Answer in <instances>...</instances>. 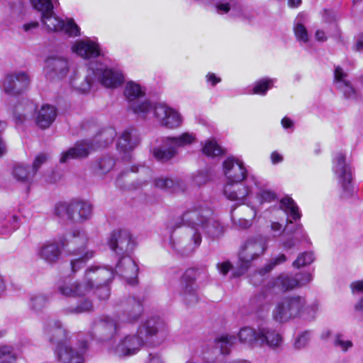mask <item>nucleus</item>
<instances>
[{
  "label": "nucleus",
  "instance_id": "nucleus-28",
  "mask_svg": "<svg viewBox=\"0 0 363 363\" xmlns=\"http://www.w3.org/2000/svg\"><path fill=\"white\" fill-rule=\"evenodd\" d=\"M61 250L56 241L45 242L38 251V256L49 264L55 263L60 258Z\"/></svg>",
  "mask_w": 363,
  "mask_h": 363
},
{
  "label": "nucleus",
  "instance_id": "nucleus-30",
  "mask_svg": "<svg viewBox=\"0 0 363 363\" xmlns=\"http://www.w3.org/2000/svg\"><path fill=\"white\" fill-rule=\"evenodd\" d=\"M158 104L153 103L148 99L143 101L140 99L137 101H133L128 107L138 117L147 118L151 113L155 117V110Z\"/></svg>",
  "mask_w": 363,
  "mask_h": 363
},
{
  "label": "nucleus",
  "instance_id": "nucleus-36",
  "mask_svg": "<svg viewBox=\"0 0 363 363\" xmlns=\"http://www.w3.org/2000/svg\"><path fill=\"white\" fill-rule=\"evenodd\" d=\"M74 257L70 260L71 269L73 273L77 272L82 269L86 262L94 257V252L86 250L73 252Z\"/></svg>",
  "mask_w": 363,
  "mask_h": 363
},
{
  "label": "nucleus",
  "instance_id": "nucleus-58",
  "mask_svg": "<svg viewBox=\"0 0 363 363\" xmlns=\"http://www.w3.org/2000/svg\"><path fill=\"white\" fill-rule=\"evenodd\" d=\"M310 340V333L305 331L299 334L294 340V346L296 349L304 348Z\"/></svg>",
  "mask_w": 363,
  "mask_h": 363
},
{
  "label": "nucleus",
  "instance_id": "nucleus-16",
  "mask_svg": "<svg viewBox=\"0 0 363 363\" xmlns=\"http://www.w3.org/2000/svg\"><path fill=\"white\" fill-rule=\"evenodd\" d=\"M30 84V78L24 72H14L5 77L1 89L6 94L14 96L23 93Z\"/></svg>",
  "mask_w": 363,
  "mask_h": 363
},
{
  "label": "nucleus",
  "instance_id": "nucleus-50",
  "mask_svg": "<svg viewBox=\"0 0 363 363\" xmlns=\"http://www.w3.org/2000/svg\"><path fill=\"white\" fill-rule=\"evenodd\" d=\"M314 261V255L311 252H305L300 254L293 262V266L300 268L311 264Z\"/></svg>",
  "mask_w": 363,
  "mask_h": 363
},
{
  "label": "nucleus",
  "instance_id": "nucleus-64",
  "mask_svg": "<svg viewBox=\"0 0 363 363\" xmlns=\"http://www.w3.org/2000/svg\"><path fill=\"white\" fill-rule=\"evenodd\" d=\"M284 230L285 228H284L279 222L274 221L270 224V230L273 233L274 238L281 235Z\"/></svg>",
  "mask_w": 363,
  "mask_h": 363
},
{
  "label": "nucleus",
  "instance_id": "nucleus-38",
  "mask_svg": "<svg viewBox=\"0 0 363 363\" xmlns=\"http://www.w3.org/2000/svg\"><path fill=\"white\" fill-rule=\"evenodd\" d=\"M279 208L293 220L299 219L301 216L298 206L290 197L286 196L280 200Z\"/></svg>",
  "mask_w": 363,
  "mask_h": 363
},
{
  "label": "nucleus",
  "instance_id": "nucleus-7",
  "mask_svg": "<svg viewBox=\"0 0 363 363\" xmlns=\"http://www.w3.org/2000/svg\"><path fill=\"white\" fill-rule=\"evenodd\" d=\"M101 334L111 337V340L107 344L108 352L113 356L125 357L136 354L143 347L145 339L139 333L120 335V331L113 334H108L102 328L95 327Z\"/></svg>",
  "mask_w": 363,
  "mask_h": 363
},
{
  "label": "nucleus",
  "instance_id": "nucleus-40",
  "mask_svg": "<svg viewBox=\"0 0 363 363\" xmlns=\"http://www.w3.org/2000/svg\"><path fill=\"white\" fill-rule=\"evenodd\" d=\"M197 4L203 6L211 5L214 11L218 15H226L229 13L230 5L227 0H194Z\"/></svg>",
  "mask_w": 363,
  "mask_h": 363
},
{
  "label": "nucleus",
  "instance_id": "nucleus-56",
  "mask_svg": "<svg viewBox=\"0 0 363 363\" xmlns=\"http://www.w3.org/2000/svg\"><path fill=\"white\" fill-rule=\"evenodd\" d=\"M93 308L92 302L88 299L85 298L81 301L74 308H71L69 309L70 313H82L84 312H88L91 311Z\"/></svg>",
  "mask_w": 363,
  "mask_h": 363
},
{
  "label": "nucleus",
  "instance_id": "nucleus-19",
  "mask_svg": "<svg viewBox=\"0 0 363 363\" xmlns=\"http://www.w3.org/2000/svg\"><path fill=\"white\" fill-rule=\"evenodd\" d=\"M69 70V61L63 57H49L45 60L44 73L47 78L64 79Z\"/></svg>",
  "mask_w": 363,
  "mask_h": 363
},
{
  "label": "nucleus",
  "instance_id": "nucleus-57",
  "mask_svg": "<svg viewBox=\"0 0 363 363\" xmlns=\"http://www.w3.org/2000/svg\"><path fill=\"white\" fill-rule=\"evenodd\" d=\"M334 345L344 352H347L353 346L352 342L349 340H345L343 335L341 334H338L335 336Z\"/></svg>",
  "mask_w": 363,
  "mask_h": 363
},
{
  "label": "nucleus",
  "instance_id": "nucleus-34",
  "mask_svg": "<svg viewBox=\"0 0 363 363\" xmlns=\"http://www.w3.org/2000/svg\"><path fill=\"white\" fill-rule=\"evenodd\" d=\"M235 341L236 338L234 335L223 334L215 339L214 343L216 348L219 350L221 354L228 355L230 353Z\"/></svg>",
  "mask_w": 363,
  "mask_h": 363
},
{
  "label": "nucleus",
  "instance_id": "nucleus-52",
  "mask_svg": "<svg viewBox=\"0 0 363 363\" xmlns=\"http://www.w3.org/2000/svg\"><path fill=\"white\" fill-rule=\"evenodd\" d=\"M33 9L42 13L48 11L53 7L52 0H28Z\"/></svg>",
  "mask_w": 363,
  "mask_h": 363
},
{
  "label": "nucleus",
  "instance_id": "nucleus-21",
  "mask_svg": "<svg viewBox=\"0 0 363 363\" xmlns=\"http://www.w3.org/2000/svg\"><path fill=\"white\" fill-rule=\"evenodd\" d=\"M113 272L114 275L117 274L123 278L131 285H134L137 282L138 267L130 256L122 257L118 262Z\"/></svg>",
  "mask_w": 363,
  "mask_h": 363
},
{
  "label": "nucleus",
  "instance_id": "nucleus-31",
  "mask_svg": "<svg viewBox=\"0 0 363 363\" xmlns=\"http://www.w3.org/2000/svg\"><path fill=\"white\" fill-rule=\"evenodd\" d=\"M145 94L146 89L145 86L133 81L126 82L123 90V95L128 103V106L133 101H137L144 97Z\"/></svg>",
  "mask_w": 363,
  "mask_h": 363
},
{
  "label": "nucleus",
  "instance_id": "nucleus-46",
  "mask_svg": "<svg viewBox=\"0 0 363 363\" xmlns=\"http://www.w3.org/2000/svg\"><path fill=\"white\" fill-rule=\"evenodd\" d=\"M202 152L205 155L211 157H214L222 154L221 147L214 140L206 141L202 147Z\"/></svg>",
  "mask_w": 363,
  "mask_h": 363
},
{
  "label": "nucleus",
  "instance_id": "nucleus-1",
  "mask_svg": "<svg viewBox=\"0 0 363 363\" xmlns=\"http://www.w3.org/2000/svg\"><path fill=\"white\" fill-rule=\"evenodd\" d=\"M43 333L50 342L57 344L55 354L59 363H84L86 342L74 343L72 336L62 327L60 321L48 320L44 325Z\"/></svg>",
  "mask_w": 363,
  "mask_h": 363
},
{
  "label": "nucleus",
  "instance_id": "nucleus-24",
  "mask_svg": "<svg viewBox=\"0 0 363 363\" xmlns=\"http://www.w3.org/2000/svg\"><path fill=\"white\" fill-rule=\"evenodd\" d=\"M259 342L271 348H277L281 345L283 338L276 330L268 326L259 327Z\"/></svg>",
  "mask_w": 363,
  "mask_h": 363
},
{
  "label": "nucleus",
  "instance_id": "nucleus-42",
  "mask_svg": "<svg viewBox=\"0 0 363 363\" xmlns=\"http://www.w3.org/2000/svg\"><path fill=\"white\" fill-rule=\"evenodd\" d=\"M18 218L16 216H12L9 219L0 223V234L3 235H9L18 228Z\"/></svg>",
  "mask_w": 363,
  "mask_h": 363
},
{
  "label": "nucleus",
  "instance_id": "nucleus-4",
  "mask_svg": "<svg viewBox=\"0 0 363 363\" xmlns=\"http://www.w3.org/2000/svg\"><path fill=\"white\" fill-rule=\"evenodd\" d=\"M211 214L208 208L198 205L188 208L181 217L182 223L191 228L194 232L191 240L194 247L201 244V233H206L212 237L221 233L220 223L211 218Z\"/></svg>",
  "mask_w": 363,
  "mask_h": 363
},
{
  "label": "nucleus",
  "instance_id": "nucleus-49",
  "mask_svg": "<svg viewBox=\"0 0 363 363\" xmlns=\"http://www.w3.org/2000/svg\"><path fill=\"white\" fill-rule=\"evenodd\" d=\"M48 303L47 297L41 294H35L30 295V307L35 311H39L46 306Z\"/></svg>",
  "mask_w": 363,
  "mask_h": 363
},
{
  "label": "nucleus",
  "instance_id": "nucleus-29",
  "mask_svg": "<svg viewBox=\"0 0 363 363\" xmlns=\"http://www.w3.org/2000/svg\"><path fill=\"white\" fill-rule=\"evenodd\" d=\"M57 116L54 106L45 104L37 111L35 121L36 125L40 128H47L54 122Z\"/></svg>",
  "mask_w": 363,
  "mask_h": 363
},
{
  "label": "nucleus",
  "instance_id": "nucleus-61",
  "mask_svg": "<svg viewBox=\"0 0 363 363\" xmlns=\"http://www.w3.org/2000/svg\"><path fill=\"white\" fill-rule=\"evenodd\" d=\"M48 160V156L45 154L40 153L38 155L33 162L32 169L34 173L36 174L38 169L40 168L41 165L44 164Z\"/></svg>",
  "mask_w": 363,
  "mask_h": 363
},
{
  "label": "nucleus",
  "instance_id": "nucleus-25",
  "mask_svg": "<svg viewBox=\"0 0 363 363\" xmlns=\"http://www.w3.org/2000/svg\"><path fill=\"white\" fill-rule=\"evenodd\" d=\"M166 330L167 326L162 320L159 318H151L140 325L138 333L143 337L144 335L145 337H152L160 333L164 334Z\"/></svg>",
  "mask_w": 363,
  "mask_h": 363
},
{
  "label": "nucleus",
  "instance_id": "nucleus-48",
  "mask_svg": "<svg viewBox=\"0 0 363 363\" xmlns=\"http://www.w3.org/2000/svg\"><path fill=\"white\" fill-rule=\"evenodd\" d=\"M298 18H301V16ZM294 32L297 40L303 43H306L309 41L307 29L299 18L296 19V22L294 24Z\"/></svg>",
  "mask_w": 363,
  "mask_h": 363
},
{
  "label": "nucleus",
  "instance_id": "nucleus-12",
  "mask_svg": "<svg viewBox=\"0 0 363 363\" xmlns=\"http://www.w3.org/2000/svg\"><path fill=\"white\" fill-rule=\"evenodd\" d=\"M114 277L112 268L107 266L92 265L84 272L83 282L88 293L101 285L108 284Z\"/></svg>",
  "mask_w": 363,
  "mask_h": 363
},
{
  "label": "nucleus",
  "instance_id": "nucleus-13",
  "mask_svg": "<svg viewBox=\"0 0 363 363\" xmlns=\"http://www.w3.org/2000/svg\"><path fill=\"white\" fill-rule=\"evenodd\" d=\"M155 118L159 125L169 130L179 128L183 123L181 113L164 103H159L155 110Z\"/></svg>",
  "mask_w": 363,
  "mask_h": 363
},
{
  "label": "nucleus",
  "instance_id": "nucleus-22",
  "mask_svg": "<svg viewBox=\"0 0 363 363\" xmlns=\"http://www.w3.org/2000/svg\"><path fill=\"white\" fill-rule=\"evenodd\" d=\"M92 205L86 200L74 199L71 201V220L83 222L90 219L92 215Z\"/></svg>",
  "mask_w": 363,
  "mask_h": 363
},
{
  "label": "nucleus",
  "instance_id": "nucleus-27",
  "mask_svg": "<svg viewBox=\"0 0 363 363\" xmlns=\"http://www.w3.org/2000/svg\"><path fill=\"white\" fill-rule=\"evenodd\" d=\"M35 111V106L32 101L22 100L13 108V118L16 123L21 124L33 118Z\"/></svg>",
  "mask_w": 363,
  "mask_h": 363
},
{
  "label": "nucleus",
  "instance_id": "nucleus-33",
  "mask_svg": "<svg viewBox=\"0 0 363 363\" xmlns=\"http://www.w3.org/2000/svg\"><path fill=\"white\" fill-rule=\"evenodd\" d=\"M40 13L42 23L48 31L60 32L62 30L64 20L55 14L54 6L50 11H43Z\"/></svg>",
  "mask_w": 363,
  "mask_h": 363
},
{
  "label": "nucleus",
  "instance_id": "nucleus-32",
  "mask_svg": "<svg viewBox=\"0 0 363 363\" xmlns=\"http://www.w3.org/2000/svg\"><path fill=\"white\" fill-rule=\"evenodd\" d=\"M12 175L18 182L29 186L33 182L35 174L29 166L18 164L13 167Z\"/></svg>",
  "mask_w": 363,
  "mask_h": 363
},
{
  "label": "nucleus",
  "instance_id": "nucleus-43",
  "mask_svg": "<svg viewBox=\"0 0 363 363\" xmlns=\"http://www.w3.org/2000/svg\"><path fill=\"white\" fill-rule=\"evenodd\" d=\"M252 216L250 219L236 218L231 211V220L233 225L239 229H247L252 225V220L257 216V210L255 207L251 208Z\"/></svg>",
  "mask_w": 363,
  "mask_h": 363
},
{
  "label": "nucleus",
  "instance_id": "nucleus-15",
  "mask_svg": "<svg viewBox=\"0 0 363 363\" xmlns=\"http://www.w3.org/2000/svg\"><path fill=\"white\" fill-rule=\"evenodd\" d=\"M71 51L84 60L94 59L103 55L97 39L88 37L75 40L71 45Z\"/></svg>",
  "mask_w": 363,
  "mask_h": 363
},
{
  "label": "nucleus",
  "instance_id": "nucleus-35",
  "mask_svg": "<svg viewBox=\"0 0 363 363\" xmlns=\"http://www.w3.org/2000/svg\"><path fill=\"white\" fill-rule=\"evenodd\" d=\"M238 337L240 343L252 347L259 342V329L256 331L252 328L243 327L240 330Z\"/></svg>",
  "mask_w": 363,
  "mask_h": 363
},
{
  "label": "nucleus",
  "instance_id": "nucleus-59",
  "mask_svg": "<svg viewBox=\"0 0 363 363\" xmlns=\"http://www.w3.org/2000/svg\"><path fill=\"white\" fill-rule=\"evenodd\" d=\"M93 291H94L98 298L101 300L108 299L111 294L108 284L101 285L98 288H95Z\"/></svg>",
  "mask_w": 363,
  "mask_h": 363
},
{
  "label": "nucleus",
  "instance_id": "nucleus-8",
  "mask_svg": "<svg viewBox=\"0 0 363 363\" xmlns=\"http://www.w3.org/2000/svg\"><path fill=\"white\" fill-rule=\"evenodd\" d=\"M193 133L184 132L176 136L161 138L160 143L154 146L150 152L158 162H167L178 155V150L193 144L196 141Z\"/></svg>",
  "mask_w": 363,
  "mask_h": 363
},
{
  "label": "nucleus",
  "instance_id": "nucleus-26",
  "mask_svg": "<svg viewBox=\"0 0 363 363\" xmlns=\"http://www.w3.org/2000/svg\"><path fill=\"white\" fill-rule=\"evenodd\" d=\"M88 242L86 233L80 228L73 229L67 238V243L62 242V245H68L73 247V252L79 251H85V247Z\"/></svg>",
  "mask_w": 363,
  "mask_h": 363
},
{
  "label": "nucleus",
  "instance_id": "nucleus-18",
  "mask_svg": "<svg viewBox=\"0 0 363 363\" xmlns=\"http://www.w3.org/2000/svg\"><path fill=\"white\" fill-rule=\"evenodd\" d=\"M250 179L245 182H233L225 183L223 187V194L230 201H235L238 204H243L251 194L252 189Z\"/></svg>",
  "mask_w": 363,
  "mask_h": 363
},
{
  "label": "nucleus",
  "instance_id": "nucleus-54",
  "mask_svg": "<svg viewBox=\"0 0 363 363\" xmlns=\"http://www.w3.org/2000/svg\"><path fill=\"white\" fill-rule=\"evenodd\" d=\"M115 162L113 158L107 157L102 158L98 163L97 173L105 174L109 172L113 167Z\"/></svg>",
  "mask_w": 363,
  "mask_h": 363
},
{
  "label": "nucleus",
  "instance_id": "nucleus-2",
  "mask_svg": "<svg viewBox=\"0 0 363 363\" xmlns=\"http://www.w3.org/2000/svg\"><path fill=\"white\" fill-rule=\"evenodd\" d=\"M121 307V315H102L94 321V327L104 328L108 334H116L125 324H135L143 315V304L138 298H125L122 301Z\"/></svg>",
  "mask_w": 363,
  "mask_h": 363
},
{
  "label": "nucleus",
  "instance_id": "nucleus-41",
  "mask_svg": "<svg viewBox=\"0 0 363 363\" xmlns=\"http://www.w3.org/2000/svg\"><path fill=\"white\" fill-rule=\"evenodd\" d=\"M62 27L60 32L64 33L69 37L75 38L81 35V29L73 18H67L63 21Z\"/></svg>",
  "mask_w": 363,
  "mask_h": 363
},
{
  "label": "nucleus",
  "instance_id": "nucleus-60",
  "mask_svg": "<svg viewBox=\"0 0 363 363\" xmlns=\"http://www.w3.org/2000/svg\"><path fill=\"white\" fill-rule=\"evenodd\" d=\"M287 258L284 254H280L278 256L272 258L268 264L266 266L267 268V270L269 271L273 269L274 267L281 264L286 261Z\"/></svg>",
  "mask_w": 363,
  "mask_h": 363
},
{
  "label": "nucleus",
  "instance_id": "nucleus-47",
  "mask_svg": "<svg viewBox=\"0 0 363 363\" xmlns=\"http://www.w3.org/2000/svg\"><path fill=\"white\" fill-rule=\"evenodd\" d=\"M182 296L188 303L191 304L197 302L198 296L192 280H189L183 289Z\"/></svg>",
  "mask_w": 363,
  "mask_h": 363
},
{
  "label": "nucleus",
  "instance_id": "nucleus-17",
  "mask_svg": "<svg viewBox=\"0 0 363 363\" xmlns=\"http://www.w3.org/2000/svg\"><path fill=\"white\" fill-rule=\"evenodd\" d=\"M312 279V274L309 272L298 273L294 276L282 274L274 281L273 286L283 291H286L305 286Z\"/></svg>",
  "mask_w": 363,
  "mask_h": 363
},
{
  "label": "nucleus",
  "instance_id": "nucleus-63",
  "mask_svg": "<svg viewBox=\"0 0 363 363\" xmlns=\"http://www.w3.org/2000/svg\"><path fill=\"white\" fill-rule=\"evenodd\" d=\"M208 180V175L205 172H199L193 177V182L195 184L201 186Z\"/></svg>",
  "mask_w": 363,
  "mask_h": 363
},
{
  "label": "nucleus",
  "instance_id": "nucleus-6",
  "mask_svg": "<svg viewBox=\"0 0 363 363\" xmlns=\"http://www.w3.org/2000/svg\"><path fill=\"white\" fill-rule=\"evenodd\" d=\"M268 248L267 237L257 235L247 238L240 247L235 277H239L245 273L252 265V263L264 255Z\"/></svg>",
  "mask_w": 363,
  "mask_h": 363
},
{
  "label": "nucleus",
  "instance_id": "nucleus-37",
  "mask_svg": "<svg viewBox=\"0 0 363 363\" xmlns=\"http://www.w3.org/2000/svg\"><path fill=\"white\" fill-rule=\"evenodd\" d=\"M308 240V235L304 230L303 226L298 224L296 227L294 235L289 237L281 242V246L285 250H289L295 247L301 241L307 242Z\"/></svg>",
  "mask_w": 363,
  "mask_h": 363
},
{
  "label": "nucleus",
  "instance_id": "nucleus-20",
  "mask_svg": "<svg viewBox=\"0 0 363 363\" xmlns=\"http://www.w3.org/2000/svg\"><path fill=\"white\" fill-rule=\"evenodd\" d=\"M108 246L116 254L123 255L134 249L135 242L129 232L119 230L112 233L108 240Z\"/></svg>",
  "mask_w": 363,
  "mask_h": 363
},
{
  "label": "nucleus",
  "instance_id": "nucleus-44",
  "mask_svg": "<svg viewBox=\"0 0 363 363\" xmlns=\"http://www.w3.org/2000/svg\"><path fill=\"white\" fill-rule=\"evenodd\" d=\"M274 82L273 79H262L255 83L252 93L264 96L273 86Z\"/></svg>",
  "mask_w": 363,
  "mask_h": 363
},
{
  "label": "nucleus",
  "instance_id": "nucleus-10",
  "mask_svg": "<svg viewBox=\"0 0 363 363\" xmlns=\"http://www.w3.org/2000/svg\"><path fill=\"white\" fill-rule=\"evenodd\" d=\"M222 171L225 183L250 179L257 185L256 177L249 174L243 161L238 157L230 156L225 158L222 163Z\"/></svg>",
  "mask_w": 363,
  "mask_h": 363
},
{
  "label": "nucleus",
  "instance_id": "nucleus-11",
  "mask_svg": "<svg viewBox=\"0 0 363 363\" xmlns=\"http://www.w3.org/2000/svg\"><path fill=\"white\" fill-rule=\"evenodd\" d=\"M333 171L338 184L342 189L343 196L345 197L352 196L354 193L352 170L342 153H337L334 157Z\"/></svg>",
  "mask_w": 363,
  "mask_h": 363
},
{
  "label": "nucleus",
  "instance_id": "nucleus-9",
  "mask_svg": "<svg viewBox=\"0 0 363 363\" xmlns=\"http://www.w3.org/2000/svg\"><path fill=\"white\" fill-rule=\"evenodd\" d=\"M114 135L115 131L113 129H107L101 133L99 138L94 140L96 144H94L91 140H82L77 143L74 147L62 153L60 161L61 163H65L71 159L86 157L91 150L104 147L111 143Z\"/></svg>",
  "mask_w": 363,
  "mask_h": 363
},
{
  "label": "nucleus",
  "instance_id": "nucleus-51",
  "mask_svg": "<svg viewBox=\"0 0 363 363\" xmlns=\"http://www.w3.org/2000/svg\"><path fill=\"white\" fill-rule=\"evenodd\" d=\"M277 196L274 191L267 189H261L256 194V199L259 205L265 203H271L276 199Z\"/></svg>",
  "mask_w": 363,
  "mask_h": 363
},
{
  "label": "nucleus",
  "instance_id": "nucleus-62",
  "mask_svg": "<svg viewBox=\"0 0 363 363\" xmlns=\"http://www.w3.org/2000/svg\"><path fill=\"white\" fill-rule=\"evenodd\" d=\"M205 80L206 83L212 87L216 86L222 81L221 77L213 72H208L205 76Z\"/></svg>",
  "mask_w": 363,
  "mask_h": 363
},
{
  "label": "nucleus",
  "instance_id": "nucleus-39",
  "mask_svg": "<svg viewBox=\"0 0 363 363\" xmlns=\"http://www.w3.org/2000/svg\"><path fill=\"white\" fill-rule=\"evenodd\" d=\"M135 145L136 143L133 138L132 131L125 130L118 140L117 150L121 152L127 153L133 150Z\"/></svg>",
  "mask_w": 363,
  "mask_h": 363
},
{
  "label": "nucleus",
  "instance_id": "nucleus-55",
  "mask_svg": "<svg viewBox=\"0 0 363 363\" xmlns=\"http://www.w3.org/2000/svg\"><path fill=\"white\" fill-rule=\"evenodd\" d=\"M155 185L157 188L173 191L175 189L176 184L172 179L160 177L155 180Z\"/></svg>",
  "mask_w": 363,
  "mask_h": 363
},
{
  "label": "nucleus",
  "instance_id": "nucleus-5",
  "mask_svg": "<svg viewBox=\"0 0 363 363\" xmlns=\"http://www.w3.org/2000/svg\"><path fill=\"white\" fill-rule=\"evenodd\" d=\"M318 309V304L307 303L305 296L289 295L277 302L272 311V318L278 323H286L296 318L311 320L315 318Z\"/></svg>",
  "mask_w": 363,
  "mask_h": 363
},
{
  "label": "nucleus",
  "instance_id": "nucleus-14",
  "mask_svg": "<svg viewBox=\"0 0 363 363\" xmlns=\"http://www.w3.org/2000/svg\"><path fill=\"white\" fill-rule=\"evenodd\" d=\"M333 83L345 99L353 101L358 98V91L349 79L348 73L340 65L334 67Z\"/></svg>",
  "mask_w": 363,
  "mask_h": 363
},
{
  "label": "nucleus",
  "instance_id": "nucleus-53",
  "mask_svg": "<svg viewBox=\"0 0 363 363\" xmlns=\"http://www.w3.org/2000/svg\"><path fill=\"white\" fill-rule=\"evenodd\" d=\"M55 214L61 218H67L71 220V201L69 203L61 202L55 206Z\"/></svg>",
  "mask_w": 363,
  "mask_h": 363
},
{
  "label": "nucleus",
  "instance_id": "nucleus-45",
  "mask_svg": "<svg viewBox=\"0 0 363 363\" xmlns=\"http://www.w3.org/2000/svg\"><path fill=\"white\" fill-rule=\"evenodd\" d=\"M16 360V354L12 346L0 345V363H14Z\"/></svg>",
  "mask_w": 363,
  "mask_h": 363
},
{
  "label": "nucleus",
  "instance_id": "nucleus-23",
  "mask_svg": "<svg viewBox=\"0 0 363 363\" xmlns=\"http://www.w3.org/2000/svg\"><path fill=\"white\" fill-rule=\"evenodd\" d=\"M57 291L66 297H79L86 296L89 293L83 282L65 280L58 283Z\"/></svg>",
  "mask_w": 363,
  "mask_h": 363
},
{
  "label": "nucleus",
  "instance_id": "nucleus-3",
  "mask_svg": "<svg viewBox=\"0 0 363 363\" xmlns=\"http://www.w3.org/2000/svg\"><path fill=\"white\" fill-rule=\"evenodd\" d=\"M96 80L106 88L115 89L123 83L124 76L119 69L91 63L82 79L72 76L70 83L79 91L87 93Z\"/></svg>",
  "mask_w": 363,
  "mask_h": 363
}]
</instances>
